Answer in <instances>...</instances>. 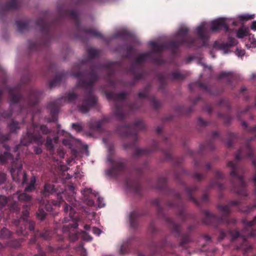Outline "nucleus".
<instances>
[{
	"mask_svg": "<svg viewBox=\"0 0 256 256\" xmlns=\"http://www.w3.org/2000/svg\"><path fill=\"white\" fill-rule=\"evenodd\" d=\"M88 58L82 60L79 64L73 67L72 75L78 78L76 86L84 90L85 96L84 100L77 104L78 110L82 113L88 112L90 108L94 106L97 102V98L92 94L94 86L99 78L97 70H105L106 72V80L112 86H115V82L111 78L116 70L122 68L120 62H108L102 64L94 63L93 59L99 54V51L94 48L87 50Z\"/></svg>",
	"mask_w": 256,
	"mask_h": 256,
	"instance_id": "nucleus-1",
	"label": "nucleus"
},
{
	"mask_svg": "<svg viewBox=\"0 0 256 256\" xmlns=\"http://www.w3.org/2000/svg\"><path fill=\"white\" fill-rule=\"evenodd\" d=\"M36 249L38 250V253L34 256H46L45 252L42 250L40 244L38 242L36 244Z\"/></svg>",
	"mask_w": 256,
	"mask_h": 256,
	"instance_id": "nucleus-60",
	"label": "nucleus"
},
{
	"mask_svg": "<svg viewBox=\"0 0 256 256\" xmlns=\"http://www.w3.org/2000/svg\"><path fill=\"white\" fill-rule=\"evenodd\" d=\"M248 29L247 28H240L237 32L236 36L238 38H242L248 34Z\"/></svg>",
	"mask_w": 256,
	"mask_h": 256,
	"instance_id": "nucleus-47",
	"label": "nucleus"
},
{
	"mask_svg": "<svg viewBox=\"0 0 256 256\" xmlns=\"http://www.w3.org/2000/svg\"><path fill=\"white\" fill-rule=\"evenodd\" d=\"M196 87L200 88L205 90L209 94L214 96L218 95L224 91V89L222 88H218L214 90H212L211 88L208 87L206 84L200 82H194L189 84V88L191 91H194Z\"/></svg>",
	"mask_w": 256,
	"mask_h": 256,
	"instance_id": "nucleus-18",
	"label": "nucleus"
},
{
	"mask_svg": "<svg viewBox=\"0 0 256 256\" xmlns=\"http://www.w3.org/2000/svg\"><path fill=\"white\" fill-rule=\"evenodd\" d=\"M150 46L153 48V51L154 52L160 53L166 47L164 44H158L156 42H151Z\"/></svg>",
	"mask_w": 256,
	"mask_h": 256,
	"instance_id": "nucleus-40",
	"label": "nucleus"
},
{
	"mask_svg": "<svg viewBox=\"0 0 256 256\" xmlns=\"http://www.w3.org/2000/svg\"><path fill=\"white\" fill-rule=\"evenodd\" d=\"M22 242L23 240L22 239H16L9 241L8 242L7 245L8 246L16 248L20 247Z\"/></svg>",
	"mask_w": 256,
	"mask_h": 256,
	"instance_id": "nucleus-46",
	"label": "nucleus"
},
{
	"mask_svg": "<svg viewBox=\"0 0 256 256\" xmlns=\"http://www.w3.org/2000/svg\"><path fill=\"white\" fill-rule=\"evenodd\" d=\"M196 32L198 38L202 41V46H205L206 41L208 39V36L206 31L205 24H202L201 25L198 26L196 28Z\"/></svg>",
	"mask_w": 256,
	"mask_h": 256,
	"instance_id": "nucleus-25",
	"label": "nucleus"
},
{
	"mask_svg": "<svg viewBox=\"0 0 256 256\" xmlns=\"http://www.w3.org/2000/svg\"><path fill=\"white\" fill-rule=\"evenodd\" d=\"M151 246L154 254H158L160 256H178L174 250L176 244L166 240H163L158 244L152 242Z\"/></svg>",
	"mask_w": 256,
	"mask_h": 256,
	"instance_id": "nucleus-13",
	"label": "nucleus"
},
{
	"mask_svg": "<svg viewBox=\"0 0 256 256\" xmlns=\"http://www.w3.org/2000/svg\"><path fill=\"white\" fill-rule=\"evenodd\" d=\"M256 138V134L254 137L248 140L246 144L238 151L236 154V160L229 162L227 166L230 168V176L232 177L231 182L233 192L242 196L247 197L246 191V184L244 180L243 175L245 172L244 167L240 166L238 161L242 158H248L252 160V165L255 168V174L253 176L252 182L254 184V194L256 196V159L254 158L253 150L250 146V141ZM239 210L244 213H250L256 208V200L254 204H250L246 207L240 208Z\"/></svg>",
	"mask_w": 256,
	"mask_h": 256,
	"instance_id": "nucleus-3",
	"label": "nucleus"
},
{
	"mask_svg": "<svg viewBox=\"0 0 256 256\" xmlns=\"http://www.w3.org/2000/svg\"><path fill=\"white\" fill-rule=\"evenodd\" d=\"M19 6L18 0H10L6 4H0V14H4L10 10L18 8Z\"/></svg>",
	"mask_w": 256,
	"mask_h": 256,
	"instance_id": "nucleus-22",
	"label": "nucleus"
},
{
	"mask_svg": "<svg viewBox=\"0 0 256 256\" xmlns=\"http://www.w3.org/2000/svg\"><path fill=\"white\" fill-rule=\"evenodd\" d=\"M151 86L150 84L146 85L142 91L138 94V97L140 99L148 98L154 108L156 110L158 109L160 106V103L154 97L148 98L149 92L150 90Z\"/></svg>",
	"mask_w": 256,
	"mask_h": 256,
	"instance_id": "nucleus-19",
	"label": "nucleus"
},
{
	"mask_svg": "<svg viewBox=\"0 0 256 256\" xmlns=\"http://www.w3.org/2000/svg\"><path fill=\"white\" fill-rule=\"evenodd\" d=\"M36 178L35 176H32L30 178L29 184L25 188L24 192H30L34 191L36 188Z\"/></svg>",
	"mask_w": 256,
	"mask_h": 256,
	"instance_id": "nucleus-37",
	"label": "nucleus"
},
{
	"mask_svg": "<svg viewBox=\"0 0 256 256\" xmlns=\"http://www.w3.org/2000/svg\"><path fill=\"white\" fill-rule=\"evenodd\" d=\"M108 150L110 155L107 160L110 163L112 166L106 170V174L114 178L122 176L125 178V183L128 189L134 194L140 196L142 194V187L139 180L136 178H132L130 175L126 176V174L128 172L127 167V160L123 158H117L113 159L110 156L114 154L113 146H110Z\"/></svg>",
	"mask_w": 256,
	"mask_h": 256,
	"instance_id": "nucleus-5",
	"label": "nucleus"
},
{
	"mask_svg": "<svg viewBox=\"0 0 256 256\" xmlns=\"http://www.w3.org/2000/svg\"><path fill=\"white\" fill-rule=\"evenodd\" d=\"M65 18H70L74 23L78 33V36L82 38L81 35L84 36H90L104 40L102 34L93 28H86L80 26L78 14L76 10L66 9L59 12L58 18L52 22H49L45 18H39L36 22V24L40 28L42 34V40L40 42H34L28 40V50L30 52L40 50L46 47L50 42L54 39L56 26L60 23V20Z\"/></svg>",
	"mask_w": 256,
	"mask_h": 256,
	"instance_id": "nucleus-2",
	"label": "nucleus"
},
{
	"mask_svg": "<svg viewBox=\"0 0 256 256\" xmlns=\"http://www.w3.org/2000/svg\"><path fill=\"white\" fill-rule=\"evenodd\" d=\"M9 208L11 212H18L20 210L18 202H12L8 204Z\"/></svg>",
	"mask_w": 256,
	"mask_h": 256,
	"instance_id": "nucleus-51",
	"label": "nucleus"
},
{
	"mask_svg": "<svg viewBox=\"0 0 256 256\" xmlns=\"http://www.w3.org/2000/svg\"><path fill=\"white\" fill-rule=\"evenodd\" d=\"M18 200L20 202H26V204L23 206H26L27 208H30L32 205V196L27 194L26 192L20 194L18 196Z\"/></svg>",
	"mask_w": 256,
	"mask_h": 256,
	"instance_id": "nucleus-28",
	"label": "nucleus"
},
{
	"mask_svg": "<svg viewBox=\"0 0 256 256\" xmlns=\"http://www.w3.org/2000/svg\"><path fill=\"white\" fill-rule=\"evenodd\" d=\"M254 14L250 15V14H243V15L240 16L239 19H240V20L242 21H246L249 20L253 19L254 18Z\"/></svg>",
	"mask_w": 256,
	"mask_h": 256,
	"instance_id": "nucleus-58",
	"label": "nucleus"
},
{
	"mask_svg": "<svg viewBox=\"0 0 256 256\" xmlns=\"http://www.w3.org/2000/svg\"><path fill=\"white\" fill-rule=\"evenodd\" d=\"M78 224L76 222H74L72 224H70L68 226H64L63 227V231H68L71 228H76L78 227Z\"/></svg>",
	"mask_w": 256,
	"mask_h": 256,
	"instance_id": "nucleus-61",
	"label": "nucleus"
},
{
	"mask_svg": "<svg viewBox=\"0 0 256 256\" xmlns=\"http://www.w3.org/2000/svg\"><path fill=\"white\" fill-rule=\"evenodd\" d=\"M22 222V224H20V226H17L16 232L19 234L26 236L28 234L26 231V224Z\"/></svg>",
	"mask_w": 256,
	"mask_h": 256,
	"instance_id": "nucleus-45",
	"label": "nucleus"
},
{
	"mask_svg": "<svg viewBox=\"0 0 256 256\" xmlns=\"http://www.w3.org/2000/svg\"><path fill=\"white\" fill-rule=\"evenodd\" d=\"M38 236L40 238H42L45 240H49L52 236V232L49 230H46L43 232H40L38 231Z\"/></svg>",
	"mask_w": 256,
	"mask_h": 256,
	"instance_id": "nucleus-49",
	"label": "nucleus"
},
{
	"mask_svg": "<svg viewBox=\"0 0 256 256\" xmlns=\"http://www.w3.org/2000/svg\"><path fill=\"white\" fill-rule=\"evenodd\" d=\"M44 204V208L47 212H51L52 210V204L50 201H46L45 204Z\"/></svg>",
	"mask_w": 256,
	"mask_h": 256,
	"instance_id": "nucleus-64",
	"label": "nucleus"
},
{
	"mask_svg": "<svg viewBox=\"0 0 256 256\" xmlns=\"http://www.w3.org/2000/svg\"><path fill=\"white\" fill-rule=\"evenodd\" d=\"M140 106L138 102L130 103L127 104V107L130 112L136 110L140 108Z\"/></svg>",
	"mask_w": 256,
	"mask_h": 256,
	"instance_id": "nucleus-54",
	"label": "nucleus"
},
{
	"mask_svg": "<svg viewBox=\"0 0 256 256\" xmlns=\"http://www.w3.org/2000/svg\"><path fill=\"white\" fill-rule=\"evenodd\" d=\"M158 78L160 84L158 89L164 92L167 85L166 78L164 74H160L158 75Z\"/></svg>",
	"mask_w": 256,
	"mask_h": 256,
	"instance_id": "nucleus-35",
	"label": "nucleus"
},
{
	"mask_svg": "<svg viewBox=\"0 0 256 256\" xmlns=\"http://www.w3.org/2000/svg\"><path fill=\"white\" fill-rule=\"evenodd\" d=\"M24 222L26 224V226H28V229L30 231H34L36 222L34 221H28V222Z\"/></svg>",
	"mask_w": 256,
	"mask_h": 256,
	"instance_id": "nucleus-63",
	"label": "nucleus"
},
{
	"mask_svg": "<svg viewBox=\"0 0 256 256\" xmlns=\"http://www.w3.org/2000/svg\"><path fill=\"white\" fill-rule=\"evenodd\" d=\"M131 36V34L126 30L119 31L114 36V38H121L124 40H128L130 38Z\"/></svg>",
	"mask_w": 256,
	"mask_h": 256,
	"instance_id": "nucleus-33",
	"label": "nucleus"
},
{
	"mask_svg": "<svg viewBox=\"0 0 256 256\" xmlns=\"http://www.w3.org/2000/svg\"><path fill=\"white\" fill-rule=\"evenodd\" d=\"M238 44L237 40L233 37L229 36L226 42L218 43L216 42L214 43V47H218L221 50H226L228 48L235 46Z\"/></svg>",
	"mask_w": 256,
	"mask_h": 256,
	"instance_id": "nucleus-24",
	"label": "nucleus"
},
{
	"mask_svg": "<svg viewBox=\"0 0 256 256\" xmlns=\"http://www.w3.org/2000/svg\"><path fill=\"white\" fill-rule=\"evenodd\" d=\"M75 214V210H74L72 207H70V211H69V214L68 217H65L63 219V222H67L68 221L70 220H75L76 218H74V214Z\"/></svg>",
	"mask_w": 256,
	"mask_h": 256,
	"instance_id": "nucleus-50",
	"label": "nucleus"
},
{
	"mask_svg": "<svg viewBox=\"0 0 256 256\" xmlns=\"http://www.w3.org/2000/svg\"><path fill=\"white\" fill-rule=\"evenodd\" d=\"M44 209V204H40L36 212L37 218L41 220H44L46 216V213L45 212Z\"/></svg>",
	"mask_w": 256,
	"mask_h": 256,
	"instance_id": "nucleus-44",
	"label": "nucleus"
},
{
	"mask_svg": "<svg viewBox=\"0 0 256 256\" xmlns=\"http://www.w3.org/2000/svg\"><path fill=\"white\" fill-rule=\"evenodd\" d=\"M78 94L74 92H69L66 93L64 96L60 98L50 102L48 107L50 110V122H57L59 109L62 102H64L76 104V100H78Z\"/></svg>",
	"mask_w": 256,
	"mask_h": 256,
	"instance_id": "nucleus-11",
	"label": "nucleus"
},
{
	"mask_svg": "<svg viewBox=\"0 0 256 256\" xmlns=\"http://www.w3.org/2000/svg\"><path fill=\"white\" fill-rule=\"evenodd\" d=\"M102 122L100 120L96 121L90 124V127L96 130H100L102 126Z\"/></svg>",
	"mask_w": 256,
	"mask_h": 256,
	"instance_id": "nucleus-56",
	"label": "nucleus"
},
{
	"mask_svg": "<svg viewBox=\"0 0 256 256\" xmlns=\"http://www.w3.org/2000/svg\"><path fill=\"white\" fill-rule=\"evenodd\" d=\"M122 48L126 52L124 57L126 58H130L134 53V48L132 46L124 44L122 46Z\"/></svg>",
	"mask_w": 256,
	"mask_h": 256,
	"instance_id": "nucleus-41",
	"label": "nucleus"
},
{
	"mask_svg": "<svg viewBox=\"0 0 256 256\" xmlns=\"http://www.w3.org/2000/svg\"><path fill=\"white\" fill-rule=\"evenodd\" d=\"M170 194L173 196L174 202H168V206L177 210V216L182 221L186 220L188 215L185 212V205L178 192L173 190H169Z\"/></svg>",
	"mask_w": 256,
	"mask_h": 256,
	"instance_id": "nucleus-12",
	"label": "nucleus"
},
{
	"mask_svg": "<svg viewBox=\"0 0 256 256\" xmlns=\"http://www.w3.org/2000/svg\"><path fill=\"white\" fill-rule=\"evenodd\" d=\"M184 186L188 200L192 201L196 206H200L199 202L193 196L194 194L198 190V186H187L185 184H184Z\"/></svg>",
	"mask_w": 256,
	"mask_h": 256,
	"instance_id": "nucleus-23",
	"label": "nucleus"
},
{
	"mask_svg": "<svg viewBox=\"0 0 256 256\" xmlns=\"http://www.w3.org/2000/svg\"><path fill=\"white\" fill-rule=\"evenodd\" d=\"M57 192V189L55 186L50 183V182H45L44 186V190L42 192V194L44 196H48L50 194H52Z\"/></svg>",
	"mask_w": 256,
	"mask_h": 256,
	"instance_id": "nucleus-27",
	"label": "nucleus"
},
{
	"mask_svg": "<svg viewBox=\"0 0 256 256\" xmlns=\"http://www.w3.org/2000/svg\"><path fill=\"white\" fill-rule=\"evenodd\" d=\"M72 127L77 132H81L83 130V126L81 123H73L72 124Z\"/></svg>",
	"mask_w": 256,
	"mask_h": 256,
	"instance_id": "nucleus-57",
	"label": "nucleus"
},
{
	"mask_svg": "<svg viewBox=\"0 0 256 256\" xmlns=\"http://www.w3.org/2000/svg\"><path fill=\"white\" fill-rule=\"evenodd\" d=\"M152 203V205L156 207L158 216L164 218L168 224L172 232L176 234V236H179L181 231L180 225L175 222L173 220L165 214L163 208L160 206V202L158 198L153 200Z\"/></svg>",
	"mask_w": 256,
	"mask_h": 256,
	"instance_id": "nucleus-14",
	"label": "nucleus"
},
{
	"mask_svg": "<svg viewBox=\"0 0 256 256\" xmlns=\"http://www.w3.org/2000/svg\"><path fill=\"white\" fill-rule=\"evenodd\" d=\"M216 138H219L222 140V138L220 137L218 133L216 131L212 132V138L210 140H208L204 144L200 145L198 154L202 152L204 150H213L215 148L213 141Z\"/></svg>",
	"mask_w": 256,
	"mask_h": 256,
	"instance_id": "nucleus-21",
	"label": "nucleus"
},
{
	"mask_svg": "<svg viewBox=\"0 0 256 256\" xmlns=\"http://www.w3.org/2000/svg\"><path fill=\"white\" fill-rule=\"evenodd\" d=\"M3 146L6 149V151L4 152H0V162L2 164L10 163L12 164V168L10 172L13 179L16 180L14 176V169H18V172H20L22 168V164L21 163L15 164L13 156L10 152V147L6 144H4Z\"/></svg>",
	"mask_w": 256,
	"mask_h": 256,
	"instance_id": "nucleus-16",
	"label": "nucleus"
},
{
	"mask_svg": "<svg viewBox=\"0 0 256 256\" xmlns=\"http://www.w3.org/2000/svg\"><path fill=\"white\" fill-rule=\"evenodd\" d=\"M146 126L143 120L138 119L134 124H128L118 126L116 128L118 133L122 137L132 136L134 140L129 143H126L123 145L126 150L134 149L133 155L134 157L148 155L150 153L159 150L158 143L156 140L152 141L150 148H139L136 146V142L138 139V130L145 129Z\"/></svg>",
	"mask_w": 256,
	"mask_h": 256,
	"instance_id": "nucleus-7",
	"label": "nucleus"
},
{
	"mask_svg": "<svg viewBox=\"0 0 256 256\" xmlns=\"http://www.w3.org/2000/svg\"><path fill=\"white\" fill-rule=\"evenodd\" d=\"M65 74L64 72H58L54 79L50 81L49 83V86L50 88H52L55 87L56 86L59 85L62 80V78L64 77Z\"/></svg>",
	"mask_w": 256,
	"mask_h": 256,
	"instance_id": "nucleus-29",
	"label": "nucleus"
},
{
	"mask_svg": "<svg viewBox=\"0 0 256 256\" xmlns=\"http://www.w3.org/2000/svg\"><path fill=\"white\" fill-rule=\"evenodd\" d=\"M29 24V22H23L21 20H17L16 22L17 29L20 32H23L28 30Z\"/></svg>",
	"mask_w": 256,
	"mask_h": 256,
	"instance_id": "nucleus-34",
	"label": "nucleus"
},
{
	"mask_svg": "<svg viewBox=\"0 0 256 256\" xmlns=\"http://www.w3.org/2000/svg\"><path fill=\"white\" fill-rule=\"evenodd\" d=\"M224 177V174L222 172L219 171L216 172L215 174V178L211 182L208 187H216L220 190H224V186L218 182V180H223Z\"/></svg>",
	"mask_w": 256,
	"mask_h": 256,
	"instance_id": "nucleus-26",
	"label": "nucleus"
},
{
	"mask_svg": "<svg viewBox=\"0 0 256 256\" xmlns=\"http://www.w3.org/2000/svg\"><path fill=\"white\" fill-rule=\"evenodd\" d=\"M38 230L35 232L28 242V245H34L36 244L38 238Z\"/></svg>",
	"mask_w": 256,
	"mask_h": 256,
	"instance_id": "nucleus-52",
	"label": "nucleus"
},
{
	"mask_svg": "<svg viewBox=\"0 0 256 256\" xmlns=\"http://www.w3.org/2000/svg\"><path fill=\"white\" fill-rule=\"evenodd\" d=\"M51 132L52 130L46 126L36 124L32 122V126L27 128L26 134L22 135L20 144L26 146L32 142L38 146H42L44 143L46 150L50 154H53L55 152L54 144L58 142V136L52 138L50 136H47L46 140L43 136L49 134Z\"/></svg>",
	"mask_w": 256,
	"mask_h": 256,
	"instance_id": "nucleus-6",
	"label": "nucleus"
},
{
	"mask_svg": "<svg viewBox=\"0 0 256 256\" xmlns=\"http://www.w3.org/2000/svg\"><path fill=\"white\" fill-rule=\"evenodd\" d=\"M242 126L244 127V128L248 132H256V126H254L251 128H248V124L246 123V122L244 121L242 122Z\"/></svg>",
	"mask_w": 256,
	"mask_h": 256,
	"instance_id": "nucleus-55",
	"label": "nucleus"
},
{
	"mask_svg": "<svg viewBox=\"0 0 256 256\" xmlns=\"http://www.w3.org/2000/svg\"><path fill=\"white\" fill-rule=\"evenodd\" d=\"M186 76L185 74L180 72L178 70H175L172 72V79L173 80H184Z\"/></svg>",
	"mask_w": 256,
	"mask_h": 256,
	"instance_id": "nucleus-42",
	"label": "nucleus"
},
{
	"mask_svg": "<svg viewBox=\"0 0 256 256\" xmlns=\"http://www.w3.org/2000/svg\"><path fill=\"white\" fill-rule=\"evenodd\" d=\"M8 198L4 196H0V210L8 203Z\"/></svg>",
	"mask_w": 256,
	"mask_h": 256,
	"instance_id": "nucleus-59",
	"label": "nucleus"
},
{
	"mask_svg": "<svg viewBox=\"0 0 256 256\" xmlns=\"http://www.w3.org/2000/svg\"><path fill=\"white\" fill-rule=\"evenodd\" d=\"M166 182L167 179L165 176H160L158 180V182L156 188L161 190L168 189L166 188Z\"/></svg>",
	"mask_w": 256,
	"mask_h": 256,
	"instance_id": "nucleus-36",
	"label": "nucleus"
},
{
	"mask_svg": "<svg viewBox=\"0 0 256 256\" xmlns=\"http://www.w3.org/2000/svg\"><path fill=\"white\" fill-rule=\"evenodd\" d=\"M218 78L221 80L226 78L228 84L230 85L232 80L234 79L233 72H222L218 76Z\"/></svg>",
	"mask_w": 256,
	"mask_h": 256,
	"instance_id": "nucleus-31",
	"label": "nucleus"
},
{
	"mask_svg": "<svg viewBox=\"0 0 256 256\" xmlns=\"http://www.w3.org/2000/svg\"><path fill=\"white\" fill-rule=\"evenodd\" d=\"M188 31L189 29L186 27L180 28L176 34L177 38L168 42V48L175 52L177 48L182 45L189 47L196 46V40L188 34Z\"/></svg>",
	"mask_w": 256,
	"mask_h": 256,
	"instance_id": "nucleus-9",
	"label": "nucleus"
},
{
	"mask_svg": "<svg viewBox=\"0 0 256 256\" xmlns=\"http://www.w3.org/2000/svg\"><path fill=\"white\" fill-rule=\"evenodd\" d=\"M152 52H147L140 54L134 60V63L132 64L128 68V72L134 76V80L130 84V86H134L135 84V81L142 79L145 76V72L141 71L140 72H136V64H140L145 62L148 59L151 58Z\"/></svg>",
	"mask_w": 256,
	"mask_h": 256,
	"instance_id": "nucleus-15",
	"label": "nucleus"
},
{
	"mask_svg": "<svg viewBox=\"0 0 256 256\" xmlns=\"http://www.w3.org/2000/svg\"><path fill=\"white\" fill-rule=\"evenodd\" d=\"M218 116L220 118H222L225 119V122L226 124H228L230 122L231 120V118L228 114H225L222 113L218 114Z\"/></svg>",
	"mask_w": 256,
	"mask_h": 256,
	"instance_id": "nucleus-62",
	"label": "nucleus"
},
{
	"mask_svg": "<svg viewBox=\"0 0 256 256\" xmlns=\"http://www.w3.org/2000/svg\"><path fill=\"white\" fill-rule=\"evenodd\" d=\"M240 203V200H232L226 205H218V208L221 212L220 216H217L208 210H203L202 213L204 216L202 219V223L206 225L212 226L216 228L223 224L228 226L230 224H235L236 220L231 218L230 216L231 212V206H238Z\"/></svg>",
	"mask_w": 256,
	"mask_h": 256,
	"instance_id": "nucleus-8",
	"label": "nucleus"
},
{
	"mask_svg": "<svg viewBox=\"0 0 256 256\" xmlns=\"http://www.w3.org/2000/svg\"><path fill=\"white\" fill-rule=\"evenodd\" d=\"M8 98L10 100V108L0 113V118H10L16 106L18 112L21 113L26 110L29 111L31 107L36 105L42 95V92L34 88H30L26 92V98L22 96L19 86L8 88Z\"/></svg>",
	"mask_w": 256,
	"mask_h": 256,
	"instance_id": "nucleus-4",
	"label": "nucleus"
},
{
	"mask_svg": "<svg viewBox=\"0 0 256 256\" xmlns=\"http://www.w3.org/2000/svg\"><path fill=\"white\" fill-rule=\"evenodd\" d=\"M167 138H164V141L166 145V148L162 150V152L166 160H172V145L171 144L166 141Z\"/></svg>",
	"mask_w": 256,
	"mask_h": 256,
	"instance_id": "nucleus-32",
	"label": "nucleus"
},
{
	"mask_svg": "<svg viewBox=\"0 0 256 256\" xmlns=\"http://www.w3.org/2000/svg\"><path fill=\"white\" fill-rule=\"evenodd\" d=\"M12 234L7 228H3L0 232V239L8 240L10 238Z\"/></svg>",
	"mask_w": 256,
	"mask_h": 256,
	"instance_id": "nucleus-43",
	"label": "nucleus"
},
{
	"mask_svg": "<svg viewBox=\"0 0 256 256\" xmlns=\"http://www.w3.org/2000/svg\"><path fill=\"white\" fill-rule=\"evenodd\" d=\"M228 138L226 141V145L228 148H231L232 146L233 142L235 139L237 138L238 136L236 134L228 132L227 133Z\"/></svg>",
	"mask_w": 256,
	"mask_h": 256,
	"instance_id": "nucleus-39",
	"label": "nucleus"
},
{
	"mask_svg": "<svg viewBox=\"0 0 256 256\" xmlns=\"http://www.w3.org/2000/svg\"><path fill=\"white\" fill-rule=\"evenodd\" d=\"M192 241L190 234L186 233L182 235L179 245L182 248H186V245Z\"/></svg>",
	"mask_w": 256,
	"mask_h": 256,
	"instance_id": "nucleus-38",
	"label": "nucleus"
},
{
	"mask_svg": "<svg viewBox=\"0 0 256 256\" xmlns=\"http://www.w3.org/2000/svg\"><path fill=\"white\" fill-rule=\"evenodd\" d=\"M9 132L6 134H2L0 131V142L3 143L10 138L12 134H17L20 129V123L16 120H12L8 125Z\"/></svg>",
	"mask_w": 256,
	"mask_h": 256,
	"instance_id": "nucleus-17",
	"label": "nucleus"
},
{
	"mask_svg": "<svg viewBox=\"0 0 256 256\" xmlns=\"http://www.w3.org/2000/svg\"><path fill=\"white\" fill-rule=\"evenodd\" d=\"M106 96L108 100L114 102V112L115 116L120 121L124 120L126 114L124 110V101L126 98L127 93L124 92L118 93L110 92H107Z\"/></svg>",
	"mask_w": 256,
	"mask_h": 256,
	"instance_id": "nucleus-10",
	"label": "nucleus"
},
{
	"mask_svg": "<svg viewBox=\"0 0 256 256\" xmlns=\"http://www.w3.org/2000/svg\"><path fill=\"white\" fill-rule=\"evenodd\" d=\"M218 105L220 106H224L228 110L230 108V106L229 103V102L224 98H222L218 102Z\"/></svg>",
	"mask_w": 256,
	"mask_h": 256,
	"instance_id": "nucleus-53",
	"label": "nucleus"
},
{
	"mask_svg": "<svg viewBox=\"0 0 256 256\" xmlns=\"http://www.w3.org/2000/svg\"><path fill=\"white\" fill-rule=\"evenodd\" d=\"M210 29L212 32H217L222 30L226 32H228L230 30V28L224 18H220L213 20L211 22Z\"/></svg>",
	"mask_w": 256,
	"mask_h": 256,
	"instance_id": "nucleus-20",
	"label": "nucleus"
},
{
	"mask_svg": "<svg viewBox=\"0 0 256 256\" xmlns=\"http://www.w3.org/2000/svg\"><path fill=\"white\" fill-rule=\"evenodd\" d=\"M140 216L138 212L134 211L132 212L129 216V220L130 227L134 229L138 227V218Z\"/></svg>",
	"mask_w": 256,
	"mask_h": 256,
	"instance_id": "nucleus-30",
	"label": "nucleus"
},
{
	"mask_svg": "<svg viewBox=\"0 0 256 256\" xmlns=\"http://www.w3.org/2000/svg\"><path fill=\"white\" fill-rule=\"evenodd\" d=\"M64 192L58 193L57 194V198L58 200H52L50 201L52 206H59L60 204V203L64 201L62 198V195L64 194Z\"/></svg>",
	"mask_w": 256,
	"mask_h": 256,
	"instance_id": "nucleus-48",
	"label": "nucleus"
}]
</instances>
